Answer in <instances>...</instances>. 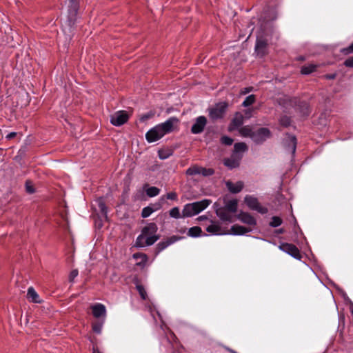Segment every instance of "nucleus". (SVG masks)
<instances>
[{
    "label": "nucleus",
    "instance_id": "obj_33",
    "mask_svg": "<svg viewBox=\"0 0 353 353\" xmlns=\"http://www.w3.org/2000/svg\"><path fill=\"white\" fill-rule=\"evenodd\" d=\"M103 321H104V320H103V321L99 320L92 323V330L95 333L100 334L101 332Z\"/></svg>",
    "mask_w": 353,
    "mask_h": 353
},
{
    "label": "nucleus",
    "instance_id": "obj_32",
    "mask_svg": "<svg viewBox=\"0 0 353 353\" xmlns=\"http://www.w3.org/2000/svg\"><path fill=\"white\" fill-rule=\"evenodd\" d=\"M200 172H201V167H199L198 165L191 166L186 170V174L188 175H190V176L200 174Z\"/></svg>",
    "mask_w": 353,
    "mask_h": 353
},
{
    "label": "nucleus",
    "instance_id": "obj_4",
    "mask_svg": "<svg viewBox=\"0 0 353 353\" xmlns=\"http://www.w3.org/2000/svg\"><path fill=\"white\" fill-rule=\"evenodd\" d=\"M276 19V14L274 10L265 11L259 19V23L262 30L265 31L270 22Z\"/></svg>",
    "mask_w": 353,
    "mask_h": 353
},
{
    "label": "nucleus",
    "instance_id": "obj_38",
    "mask_svg": "<svg viewBox=\"0 0 353 353\" xmlns=\"http://www.w3.org/2000/svg\"><path fill=\"white\" fill-rule=\"evenodd\" d=\"M207 231L212 234H218L221 231V227L216 224H211L207 227Z\"/></svg>",
    "mask_w": 353,
    "mask_h": 353
},
{
    "label": "nucleus",
    "instance_id": "obj_26",
    "mask_svg": "<svg viewBox=\"0 0 353 353\" xmlns=\"http://www.w3.org/2000/svg\"><path fill=\"white\" fill-rule=\"evenodd\" d=\"M317 68L318 65L316 64L305 65L301 67V72L303 74H310L314 72Z\"/></svg>",
    "mask_w": 353,
    "mask_h": 353
},
{
    "label": "nucleus",
    "instance_id": "obj_54",
    "mask_svg": "<svg viewBox=\"0 0 353 353\" xmlns=\"http://www.w3.org/2000/svg\"><path fill=\"white\" fill-rule=\"evenodd\" d=\"M252 90V87L247 88H245V90L244 92H243L242 93L243 94H246V93L250 92Z\"/></svg>",
    "mask_w": 353,
    "mask_h": 353
},
{
    "label": "nucleus",
    "instance_id": "obj_37",
    "mask_svg": "<svg viewBox=\"0 0 353 353\" xmlns=\"http://www.w3.org/2000/svg\"><path fill=\"white\" fill-rule=\"evenodd\" d=\"M169 214L171 217L174 218V219H179V218L182 217V215H181L179 208L178 207H174V208H172L169 211Z\"/></svg>",
    "mask_w": 353,
    "mask_h": 353
},
{
    "label": "nucleus",
    "instance_id": "obj_35",
    "mask_svg": "<svg viewBox=\"0 0 353 353\" xmlns=\"http://www.w3.org/2000/svg\"><path fill=\"white\" fill-rule=\"evenodd\" d=\"M256 101L255 95L251 94L247 97L245 100L243 101L242 105L243 107H248L251 105H252Z\"/></svg>",
    "mask_w": 353,
    "mask_h": 353
},
{
    "label": "nucleus",
    "instance_id": "obj_13",
    "mask_svg": "<svg viewBox=\"0 0 353 353\" xmlns=\"http://www.w3.org/2000/svg\"><path fill=\"white\" fill-rule=\"evenodd\" d=\"M255 52L259 57H263L268 54V43L265 39H256Z\"/></svg>",
    "mask_w": 353,
    "mask_h": 353
},
{
    "label": "nucleus",
    "instance_id": "obj_57",
    "mask_svg": "<svg viewBox=\"0 0 353 353\" xmlns=\"http://www.w3.org/2000/svg\"><path fill=\"white\" fill-rule=\"evenodd\" d=\"M298 60H299V61H304V60H305V58H304L303 57L301 56V57H299L298 58Z\"/></svg>",
    "mask_w": 353,
    "mask_h": 353
},
{
    "label": "nucleus",
    "instance_id": "obj_53",
    "mask_svg": "<svg viewBox=\"0 0 353 353\" xmlns=\"http://www.w3.org/2000/svg\"><path fill=\"white\" fill-rule=\"evenodd\" d=\"M252 110H245V114L246 115L247 117H250V113H251Z\"/></svg>",
    "mask_w": 353,
    "mask_h": 353
},
{
    "label": "nucleus",
    "instance_id": "obj_22",
    "mask_svg": "<svg viewBox=\"0 0 353 353\" xmlns=\"http://www.w3.org/2000/svg\"><path fill=\"white\" fill-rule=\"evenodd\" d=\"M251 228L244 227L238 224L232 226L231 232L234 235H243L252 231Z\"/></svg>",
    "mask_w": 353,
    "mask_h": 353
},
{
    "label": "nucleus",
    "instance_id": "obj_59",
    "mask_svg": "<svg viewBox=\"0 0 353 353\" xmlns=\"http://www.w3.org/2000/svg\"><path fill=\"white\" fill-rule=\"evenodd\" d=\"M199 219H201V220H203V216H200Z\"/></svg>",
    "mask_w": 353,
    "mask_h": 353
},
{
    "label": "nucleus",
    "instance_id": "obj_46",
    "mask_svg": "<svg viewBox=\"0 0 353 353\" xmlns=\"http://www.w3.org/2000/svg\"><path fill=\"white\" fill-rule=\"evenodd\" d=\"M153 116H154V113H152V112H148L146 114H143L141 117L140 121L141 122H145V121H148V119H151Z\"/></svg>",
    "mask_w": 353,
    "mask_h": 353
},
{
    "label": "nucleus",
    "instance_id": "obj_1",
    "mask_svg": "<svg viewBox=\"0 0 353 353\" xmlns=\"http://www.w3.org/2000/svg\"><path fill=\"white\" fill-rule=\"evenodd\" d=\"M179 120L175 117H170L165 122L157 125L151 128L146 134L145 139L149 143L155 142L162 138L166 134L170 133L174 131V129L177 126Z\"/></svg>",
    "mask_w": 353,
    "mask_h": 353
},
{
    "label": "nucleus",
    "instance_id": "obj_31",
    "mask_svg": "<svg viewBox=\"0 0 353 353\" xmlns=\"http://www.w3.org/2000/svg\"><path fill=\"white\" fill-rule=\"evenodd\" d=\"M173 154V151L170 149H166V150H159L158 152V155L159 159H166L171 157Z\"/></svg>",
    "mask_w": 353,
    "mask_h": 353
},
{
    "label": "nucleus",
    "instance_id": "obj_9",
    "mask_svg": "<svg viewBox=\"0 0 353 353\" xmlns=\"http://www.w3.org/2000/svg\"><path fill=\"white\" fill-rule=\"evenodd\" d=\"M283 144L285 149L294 156L296 152L297 145V139L296 137L290 134H286L285 137L283 141Z\"/></svg>",
    "mask_w": 353,
    "mask_h": 353
},
{
    "label": "nucleus",
    "instance_id": "obj_24",
    "mask_svg": "<svg viewBox=\"0 0 353 353\" xmlns=\"http://www.w3.org/2000/svg\"><path fill=\"white\" fill-rule=\"evenodd\" d=\"M27 297L32 303H41L42 302L40 299L39 295L32 287L28 288Z\"/></svg>",
    "mask_w": 353,
    "mask_h": 353
},
{
    "label": "nucleus",
    "instance_id": "obj_15",
    "mask_svg": "<svg viewBox=\"0 0 353 353\" xmlns=\"http://www.w3.org/2000/svg\"><path fill=\"white\" fill-rule=\"evenodd\" d=\"M241 154H232L230 158L224 159V165L230 169L236 168L239 166Z\"/></svg>",
    "mask_w": 353,
    "mask_h": 353
},
{
    "label": "nucleus",
    "instance_id": "obj_23",
    "mask_svg": "<svg viewBox=\"0 0 353 353\" xmlns=\"http://www.w3.org/2000/svg\"><path fill=\"white\" fill-rule=\"evenodd\" d=\"M294 105L297 107V109L302 113L303 115H309L310 111V106L307 103L295 99Z\"/></svg>",
    "mask_w": 353,
    "mask_h": 353
},
{
    "label": "nucleus",
    "instance_id": "obj_7",
    "mask_svg": "<svg viewBox=\"0 0 353 353\" xmlns=\"http://www.w3.org/2000/svg\"><path fill=\"white\" fill-rule=\"evenodd\" d=\"M271 132L266 128H261L254 131L252 134V141L257 144L263 143L267 139L270 138Z\"/></svg>",
    "mask_w": 353,
    "mask_h": 353
},
{
    "label": "nucleus",
    "instance_id": "obj_41",
    "mask_svg": "<svg viewBox=\"0 0 353 353\" xmlns=\"http://www.w3.org/2000/svg\"><path fill=\"white\" fill-rule=\"evenodd\" d=\"M214 174V170L212 168H205L201 167V172L200 174H202L203 176H212Z\"/></svg>",
    "mask_w": 353,
    "mask_h": 353
},
{
    "label": "nucleus",
    "instance_id": "obj_18",
    "mask_svg": "<svg viewBox=\"0 0 353 353\" xmlns=\"http://www.w3.org/2000/svg\"><path fill=\"white\" fill-rule=\"evenodd\" d=\"M159 238V235L144 236V239L139 242L137 239L136 244L139 247L150 246L153 245Z\"/></svg>",
    "mask_w": 353,
    "mask_h": 353
},
{
    "label": "nucleus",
    "instance_id": "obj_58",
    "mask_svg": "<svg viewBox=\"0 0 353 353\" xmlns=\"http://www.w3.org/2000/svg\"><path fill=\"white\" fill-rule=\"evenodd\" d=\"M199 219H201V220H203V216H200Z\"/></svg>",
    "mask_w": 353,
    "mask_h": 353
},
{
    "label": "nucleus",
    "instance_id": "obj_29",
    "mask_svg": "<svg viewBox=\"0 0 353 353\" xmlns=\"http://www.w3.org/2000/svg\"><path fill=\"white\" fill-rule=\"evenodd\" d=\"M254 131H252V128L249 125L243 126L239 129V133L245 137L252 138Z\"/></svg>",
    "mask_w": 353,
    "mask_h": 353
},
{
    "label": "nucleus",
    "instance_id": "obj_36",
    "mask_svg": "<svg viewBox=\"0 0 353 353\" xmlns=\"http://www.w3.org/2000/svg\"><path fill=\"white\" fill-rule=\"evenodd\" d=\"M136 288H137V291L139 292V294L140 296L141 297V299L143 300H146L148 298V295H147V293H146V291H145L144 287L142 285L138 284V285H137Z\"/></svg>",
    "mask_w": 353,
    "mask_h": 353
},
{
    "label": "nucleus",
    "instance_id": "obj_20",
    "mask_svg": "<svg viewBox=\"0 0 353 353\" xmlns=\"http://www.w3.org/2000/svg\"><path fill=\"white\" fill-rule=\"evenodd\" d=\"M211 201L208 199H203L200 201H196L194 203H191L190 204L192 205L193 208L194 210V212L196 214L200 213L201 211L205 210L210 204Z\"/></svg>",
    "mask_w": 353,
    "mask_h": 353
},
{
    "label": "nucleus",
    "instance_id": "obj_44",
    "mask_svg": "<svg viewBox=\"0 0 353 353\" xmlns=\"http://www.w3.org/2000/svg\"><path fill=\"white\" fill-rule=\"evenodd\" d=\"M99 208L102 215L105 218H107V208L105 206V204L101 201L99 202Z\"/></svg>",
    "mask_w": 353,
    "mask_h": 353
},
{
    "label": "nucleus",
    "instance_id": "obj_11",
    "mask_svg": "<svg viewBox=\"0 0 353 353\" xmlns=\"http://www.w3.org/2000/svg\"><path fill=\"white\" fill-rule=\"evenodd\" d=\"M207 124V119L204 116H199L191 127V132L194 134H201L203 132Z\"/></svg>",
    "mask_w": 353,
    "mask_h": 353
},
{
    "label": "nucleus",
    "instance_id": "obj_25",
    "mask_svg": "<svg viewBox=\"0 0 353 353\" xmlns=\"http://www.w3.org/2000/svg\"><path fill=\"white\" fill-rule=\"evenodd\" d=\"M193 207L190 203H188L184 205L183 209L182 210V217H190L195 214H197L194 210L192 209Z\"/></svg>",
    "mask_w": 353,
    "mask_h": 353
},
{
    "label": "nucleus",
    "instance_id": "obj_39",
    "mask_svg": "<svg viewBox=\"0 0 353 353\" xmlns=\"http://www.w3.org/2000/svg\"><path fill=\"white\" fill-rule=\"evenodd\" d=\"M280 124L283 127H288L291 124V119L287 115L282 116L279 120Z\"/></svg>",
    "mask_w": 353,
    "mask_h": 353
},
{
    "label": "nucleus",
    "instance_id": "obj_45",
    "mask_svg": "<svg viewBox=\"0 0 353 353\" xmlns=\"http://www.w3.org/2000/svg\"><path fill=\"white\" fill-rule=\"evenodd\" d=\"M26 190L29 194H33L35 192V189L30 181H26Z\"/></svg>",
    "mask_w": 353,
    "mask_h": 353
},
{
    "label": "nucleus",
    "instance_id": "obj_48",
    "mask_svg": "<svg viewBox=\"0 0 353 353\" xmlns=\"http://www.w3.org/2000/svg\"><path fill=\"white\" fill-rule=\"evenodd\" d=\"M79 272L77 270H73L71 271L70 276H69V280L70 282H72L74 278H76L78 276Z\"/></svg>",
    "mask_w": 353,
    "mask_h": 353
},
{
    "label": "nucleus",
    "instance_id": "obj_55",
    "mask_svg": "<svg viewBox=\"0 0 353 353\" xmlns=\"http://www.w3.org/2000/svg\"><path fill=\"white\" fill-rule=\"evenodd\" d=\"M92 353H101L97 347H93Z\"/></svg>",
    "mask_w": 353,
    "mask_h": 353
},
{
    "label": "nucleus",
    "instance_id": "obj_16",
    "mask_svg": "<svg viewBox=\"0 0 353 353\" xmlns=\"http://www.w3.org/2000/svg\"><path fill=\"white\" fill-rule=\"evenodd\" d=\"M243 123V116L239 112H236L234 115V117L231 121L229 126L228 130L232 132L236 129L237 128L241 126Z\"/></svg>",
    "mask_w": 353,
    "mask_h": 353
},
{
    "label": "nucleus",
    "instance_id": "obj_52",
    "mask_svg": "<svg viewBox=\"0 0 353 353\" xmlns=\"http://www.w3.org/2000/svg\"><path fill=\"white\" fill-rule=\"evenodd\" d=\"M285 230L283 228H280L276 230V234H283L284 233Z\"/></svg>",
    "mask_w": 353,
    "mask_h": 353
},
{
    "label": "nucleus",
    "instance_id": "obj_14",
    "mask_svg": "<svg viewBox=\"0 0 353 353\" xmlns=\"http://www.w3.org/2000/svg\"><path fill=\"white\" fill-rule=\"evenodd\" d=\"M182 238V236L174 235L170 236V238H168L166 241L159 242L156 247V254H158L159 252L165 250L167 247L176 242L177 241L181 239Z\"/></svg>",
    "mask_w": 353,
    "mask_h": 353
},
{
    "label": "nucleus",
    "instance_id": "obj_3",
    "mask_svg": "<svg viewBox=\"0 0 353 353\" xmlns=\"http://www.w3.org/2000/svg\"><path fill=\"white\" fill-rule=\"evenodd\" d=\"M244 201L248 207L252 210H256L262 214H266L268 212V208L262 206L259 202L257 198L253 196L246 195L244 199Z\"/></svg>",
    "mask_w": 353,
    "mask_h": 353
},
{
    "label": "nucleus",
    "instance_id": "obj_10",
    "mask_svg": "<svg viewBox=\"0 0 353 353\" xmlns=\"http://www.w3.org/2000/svg\"><path fill=\"white\" fill-rule=\"evenodd\" d=\"M279 249L289 254L296 259H300L301 258L299 250L294 244L283 243L279 245Z\"/></svg>",
    "mask_w": 353,
    "mask_h": 353
},
{
    "label": "nucleus",
    "instance_id": "obj_5",
    "mask_svg": "<svg viewBox=\"0 0 353 353\" xmlns=\"http://www.w3.org/2000/svg\"><path fill=\"white\" fill-rule=\"evenodd\" d=\"M79 8V2L77 0H69L68 17L70 26H72L77 21Z\"/></svg>",
    "mask_w": 353,
    "mask_h": 353
},
{
    "label": "nucleus",
    "instance_id": "obj_49",
    "mask_svg": "<svg viewBox=\"0 0 353 353\" xmlns=\"http://www.w3.org/2000/svg\"><path fill=\"white\" fill-rule=\"evenodd\" d=\"M336 73L327 74L324 75V78H325L326 79H329V80L334 79L336 78Z\"/></svg>",
    "mask_w": 353,
    "mask_h": 353
},
{
    "label": "nucleus",
    "instance_id": "obj_8",
    "mask_svg": "<svg viewBox=\"0 0 353 353\" xmlns=\"http://www.w3.org/2000/svg\"><path fill=\"white\" fill-rule=\"evenodd\" d=\"M226 103H218L215 107L210 108L209 116L212 120H217L221 119L227 108Z\"/></svg>",
    "mask_w": 353,
    "mask_h": 353
},
{
    "label": "nucleus",
    "instance_id": "obj_21",
    "mask_svg": "<svg viewBox=\"0 0 353 353\" xmlns=\"http://www.w3.org/2000/svg\"><path fill=\"white\" fill-rule=\"evenodd\" d=\"M93 316L96 318L105 316L106 314V309L104 305L101 303H97L92 307Z\"/></svg>",
    "mask_w": 353,
    "mask_h": 353
},
{
    "label": "nucleus",
    "instance_id": "obj_40",
    "mask_svg": "<svg viewBox=\"0 0 353 353\" xmlns=\"http://www.w3.org/2000/svg\"><path fill=\"white\" fill-rule=\"evenodd\" d=\"M154 211L153 208L150 206H147L143 208L141 212V216L143 218H147Z\"/></svg>",
    "mask_w": 353,
    "mask_h": 353
},
{
    "label": "nucleus",
    "instance_id": "obj_34",
    "mask_svg": "<svg viewBox=\"0 0 353 353\" xmlns=\"http://www.w3.org/2000/svg\"><path fill=\"white\" fill-rule=\"evenodd\" d=\"M283 223L282 219L277 216H274L271 219V221L270 222L269 225L270 227L272 228H276L281 225Z\"/></svg>",
    "mask_w": 353,
    "mask_h": 353
},
{
    "label": "nucleus",
    "instance_id": "obj_51",
    "mask_svg": "<svg viewBox=\"0 0 353 353\" xmlns=\"http://www.w3.org/2000/svg\"><path fill=\"white\" fill-rule=\"evenodd\" d=\"M347 53L353 52V43L345 50Z\"/></svg>",
    "mask_w": 353,
    "mask_h": 353
},
{
    "label": "nucleus",
    "instance_id": "obj_43",
    "mask_svg": "<svg viewBox=\"0 0 353 353\" xmlns=\"http://www.w3.org/2000/svg\"><path fill=\"white\" fill-rule=\"evenodd\" d=\"M233 141L234 140L228 136H223L221 138V143L225 145H231Z\"/></svg>",
    "mask_w": 353,
    "mask_h": 353
},
{
    "label": "nucleus",
    "instance_id": "obj_47",
    "mask_svg": "<svg viewBox=\"0 0 353 353\" xmlns=\"http://www.w3.org/2000/svg\"><path fill=\"white\" fill-rule=\"evenodd\" d=\"M344 65L348 68H353V56L347 58L344 61Z\"/></svg>",
    "mask_w": 353,
    "mask_h": 353
},
{
    "label": "nucleus",
    "instance_id": "obj_50",
    "mask_svg": "<svg viewBox=\"0 0 353 353\" xmlns=\"http://www.w3.org/2000/svg\"><path fill=\"white\" fill-rule=\"evenodd\" d=\"M17 136V133L16 132H10L9 133L7 136H6V139H8V140H10L13 138H14L15 137Z\"/></svg>",
    "mask_w": 353,
    "mask_h": 353
},
{
    "label": "nucleus",
    "instance_id": "obj_30",
    "mask_svg": "<svg viewBox=\"0 0 353 353\" xmlns=\"http://www.w3.org/2000/svg\"><path fill=\"white\" fill-rule=\"evenodd\" d=\"M161 190L154 186H150L145 189V193L149 197H154L160 193Z\"/></svg>",
    "mask_w": 353,
    "mask_h": 353
},
{
    "label": "nucleus",
    "instance_id": "obj_17",
    "mask_svg": "<svg viewBox=\"0 0 353 353\" xmlns=\"http://www.w3.org/2000/svg\"><path fill=\"white\" fill-rule=\"evenodd\" d=\"M238 219L248 225L255 226L256 225L255 218L248 212H241L238 215Z\"/></svg>",
    "mask_w": 353,
    "mask_h": 353
},
{
    "label": "nucleus",
    "instance_id": "obj_60",
    "mask_svg": "<svg viewBox=\"0 0 353 353\" xmlns=\"http://www.w3.org/2000/svg\"><path fill=\"white\" fill-rule=\"evenodd\" d=\"M352 315H353V310L352 311Z\"/></svg>",
    "mask_w": 353,
    "mask_h": 353
},
{
    "label": "nucleus",
    "instance_id": "obj_27",
    "mask_svg": "<svg viewBox=\"0 0 353 353\" xmlns=\"http://www.w3.org/2000/svg\"><path fill=\"white\" fill-rule=\"evenodd\" d=\"M248 150V146L245 143L240 142L236 143L234 145V151L232 154H240V152H243Z\"/></svg>",
    "mask_w": 353,
    "mask_h": 353
},
{
    "label": "nucleus",
    "instance_id": "obj_56",
    "mask_svg": "<svg viewBox=\"0 0 353 353\" xmlns=\"http://www.w3.org/2000/svg\"><path fill=\"white\" fill-rule=\"evenodd\" d=\"M226 350L230 352V353H238L237 352H236L235 350L231 349V348H229V347H227Z\"/></svg>",
    "mask_w": 353,
    "mask_h": 353
},
{
    "label": "nucleus",
    "instance_id": "obj_19",
    "mask_svg": "<svg viewBox=\"0 0 353 353\" xmlns=\"http://www.w3.org/2000/svg\"><path fill=\"white\" fill-rule=\"evenodd\" d=\"M225 185L228 190L233 194H237L240 192L244 186L243 183L241 181H237L236 183H234L230 181H228L225 183Z\"/></svg>",
    "mask_w": 353,
    "mask_h": 353
},
{
    "label": "nucleus",
    "instance_id": "obj_6",
    "mask_svg": "<svg viewBox=\"0 0 353 353\" xmlns=\"http://www.w3.org/2000/svg\"><path fill=\"white\" fill-rule=\"evenodd\" d=\"M129 117L126 111L120 110L116 112L110 117V123L114 126H120L128 121Z\"/></svg>",
    "mask_w": 353,
    "mask_h": 353
},
{
    "label": "nucleus",
    "instance_id": "obj_2",
    "mask_svg": "<svg viewBox=\"0 0 353 353\" xmlns=\"http://www.w3.org/2000/svg\"><path fill=\"white\" fill-rule=\"evenodd\" d=\"M223 200L224 206H219L217 203H214L216 214L221 220L230 221L232 219L231 214L237 212L238 200L236 199L228 200L227 196H225Z\"/></svg>",
    "mask_w": 353,
    "mask_h": 353
},
{
    "label": "nucleus",
    "instance_id": "obj_42",
    "mask_svg": "<svg viewBox=\"0 0 353 353\" xmlns=\"http://www.w3.org/2000/svg\"><path fill=\"white\" fill-rule=\"evenodd\" d=\"M165 198L167 199L172 200V201H177L178 200V195L175 192H170L167 193L165 195H163L161 197V199L163 200Z\"/></svg>",
    "mask_w": 353,
    "mask_h": 353
},
{
    "label": "nucleus",
    "instance_id": "obj_28",
    "mask_svg": "<svg viewBox=\"0 0 353 353\" xmlns=\"http://www.w3.org/2000/svg\"><path fill=\"white\" fill-rule=\"evenodd\" d=\"M203 233L201 228L199 226H194L189 229L188 235L191 237L200 236Z\"/></svg>",
    "mask_w": 353,
    "mask_h": 353
},
{
    "label": "nucleus",
    "instance_id": "obj_12",
    "mask_svg": "<svg viewBox=\"0 0 353 353\" xmlns=\"http://www.w3.org/2000/svg\"><path fill=\"white\" fill-rule=\"evenodd\" d=\"M158 227L155 223H150L146 226H145L141 231V234L138 236L137 240L138 241H141L144 239V236H152L155 235V233L157 232Z\"/></svg>",
    "mask_w": 353,
    "mask_h": 353
}]
</instances>
